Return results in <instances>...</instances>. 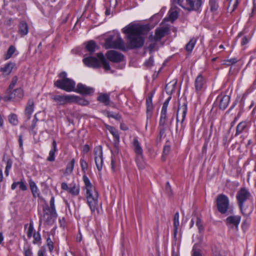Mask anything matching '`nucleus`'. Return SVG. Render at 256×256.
<instances>
[{
  "instance_id": "nucleus-1",
  "label": "nucleus",
  "mask_w": 256,
  "mask_h": 256,
  "mask_svg": "<svg viewBox=\"0 0 256 256\" xmlns=\"http://www.w3.org/2000/svg\"><path fill=\"white\" fill-rule=\"evenodd\" d=\"M236 200L240 213L244 217H248L254 210V198L248 189L240 188L236 193Z\"/></svg>"
},
{
  "instance_id": "nucleus-2",
  "label": "nucleus",
  "mask_w": 256,
  "mask_h": 256,
  "mask_svg": "<svg viewBox=\"0 0 256 256\" xmlns=\"http://www.w3.org/2000/svg\"><path fill=\"white\" fill-rule=\"evenodd\" d=\"M122 32L127 34V38L130 48H138L144 44V40L142 36V30L140 28L132 25L124 28Z\"/></svg>"
},
{
  "instance_id": "nucleus-3",
  "label": "nucleus",
  "mask_w": 256,
  "mask_h": 256,
  "mask_svg": "<svg viewBox=\"0 0 256 256\" xmlns=\"http://www.w3.org/2000/svg\"><path fill=\"white\" fill-rule=\"evenodd\" d=\"M82 179L86 189V198L88 204L92 212H94L98 206V192L86 174L83 176Z\"/></svg>"
},
{
  "instance_id": "nucleus-4",
  "label": "nucleus",
  "mask_w": 256,
  "mask_h": 256,
  "mask_svg": "<svg viewBox=\"0 0 256 256\" xmlns=\"http://www.w3.org/2000/svg\"><path fill=\"white\" fill-rule=\"evenodd\" d=\"M105 46L106 48H116L120 50H124L125 48L124 42L119 33L110 36L107 38L105 40Z\"/></svg>"
},
{
  "instance_id": "nucleus-5",
  "label": "nucleus",
  "mask_w": 256,
  "mask_h": 256,
  "mask_svg": "<svg viewBox=\"0 0 256 256\" xmlns=\"http://www.w3.org/2000/svg\"><path fill=\"white\" fill-rule=\"evenodd\" d=\"M217 210L221 214H226L229 209L230 200L228 198L223 194L218 195L216 199Z\"/></svg>"
},
{
  "instance_id": "nucleus-6",
  "label": "nucleus",
  "mask_w": 256,
  "mask_h": 256,
  "mask_svg": "<svg viewBox=\"0 0 256 256\" xmlns=\"http://www.w3.org/2000/svg\"><path fill=\"white\" fill-rule=\"evenodd\" d=\"M187 112V102L184 98H181L178 99V108L176 112V122L180 121L179 118L182 117L180 123L182 124L181 129L184 128V121Z\"/></svg>"
},
{
  "instance_id": "nucleus-7",
  "label": "nucleus",
  "mask_w": 256,
  "mask_h": 256,
  "mask_svg": "<svg viewBox=\"0 0 256 256\" xmlns=\"http://www.w3.org/2000/svg\"><path fill=\"white\" fill-rule=\"evenodd\" d=\"M54 86L66 92H74L76 83L70 78L60 79L54 82Z\"/></svg>"
},
{
  "instance_id": "nucleus-8",
  "label": "nucleus",
  "mask_w": 256,
  "mask_h": 256,
  "mask_svg": "<svg viewBox=\"0 0 256 256\" xmlns=\"http://www.w3.org/2000/svg\"><path fill=\"white\" fill-rule=\"evenodd\" d=\"M24 96V92L22 88H18L12 90H6V94L2 98L4 101H10L12 99L20 100Z\"/></svg>"
},
{
  "instance_id": "nucleus-9",
  "label": "nucleus",
  "mask_w": 256,
  "mask_h": 256,
  "mask_svg": "<svg viewBox=\"0 0 256 256\" xmlns=\"http://www.w3.org/2000/svg\"><path fill=\"white\" fill-rule=\"evenodd\" d=\"M61 188L62 190L67 191L68 193L73 196H78L80 192V185L74 182L70 184L69 186H68L66 182H62L61 184Z\"/></svg>"
},
{
  "instance_id": "nucleus-10",
  "label": "nucleus",
  "mask_w": 256,
  "mask_h": 256,
  "mask_svg": "<svg viewBox=\"0 0 256 256\" xmlns=\"http://www.w3.org/2000/svg\"><path fill=\"white\" fill-rule=\"evenodd\" d=\"M94 160L98 171H100L103 166L102 148L101 146H98L94 148Z\"/></svg>"
},
{
  "instance_id": "nucleus-11",
  "label": "nucleus",
  "mask_w": 256,
  "mask_h": 256,
  "mask_svg": "<svg viewBox=\"0 0 256 256\" xmlns=\"http://www.w3.org/2000/svg\"><path fill=\"white\" fill-rule=\"evenodd\" d=\"M169 32V28L168 27L157 28L155 30V34L149 36V40L150 42H157L160 41Z\"/></svg>"
},
{
  "instance_id": "nucleus-12",
  "label": "nucleus",
  "mask_w": 256,
  "mask_h": 256,
  "mask_svg": "<svg viewBox=\"0 0 256 256\" xmlns=\"http://www.w3.org/2000/svg\"><path fill=\"white\" fill-rule=\"evenodd\" d=\"M106 56L108 60L114 63L121 62L124 58L123 54L114 50H110L107 52Z\"/></svg>"
},
{
  "instance_id": "nucleus-13",
  "label": "nucleus",
  "mask_w": 256,
  "mask_h": 256,
  "mask_svg": "<svg viewBox=\"0 0 256 256\" xmlns=\"http://www.w3.org/2000/svg\"><path fill=\"white\" fill-rule=\"evenodd\" d=\"M240 220L241 216H240L231 215L226 218L225 220V222L228 227L238 229Z\"/></svg>"
},
{
  "instance_id": "nucleus-14",
  "label": "nucleus",
  "mask_w": 256,
  "mask_h": 256,
  "mask_svg": "<svg viewBox=\"0 0 256 256\" xmlns=\"http://www.w3.org/2000/svg\"><path fill=\"white\" fill-rule=\"evenodd\" d=\"M71 98L72 95H54L52 97V99L58 106L71 103Z\"/></svg>"
},
{
  "instance_id": "nucleus-15",
  "label": "nucleus",
  "mask_w": 256,
  "mask_h": 256,
  "mask_svg": "<svg viewBox=\"0 0 256 256\" xmlns=\"http://www.w3.org/2000/svg\"><path fill=\"white\" fill-rule=\"evenodd\" d=\"M84 64L88 67L97 68L100 67L99 59L94 56H88L83 59Z\"/></svg>"
},
{
  "instance_id": "nucleus-16",
  "label": "nucleus",
  "mask_w": 256,
  "mask_h": 256,
  "mask_svg": "<svg viewBox=\"0 0 256 256\" xmlns=\"http://www.w3.org/2000/svg\"><path fill=\"white\" fill-rule=\"evenodd\" d=\"M74 92L82 95H91L94 92V88L79 83L78 84L76 88H75Z\"/></svg>"
},
{
  "instance_id": "nucleus-17",
  "label": "nucleus",
  "mask_w": 256,
  "mask_h": 256,
  "mask_svg": "<svg viewBox=\"0 0 256 256\" xmlns=\"http://www.w3.org/2000/svg\"><path fill=\"white\" fill-rule=\"evenodd\" d=\"M230 100V96L228 95H219L216 98V101L219 102V108L222 110L227 108Z\"/></svg>"
},
{
  "instance_id": "nucleus-18",
  "label": "nucleus",
  "mask_w": 256,
  "mask_h": 256,
  "mask_svg": "<svg viewBox=\"0 0 256 256\" xmlns=\"http://www.w3.org/2000/svg\"><path fill=\"white\" fill-rule=\"evenodd\" d=\"M34 102L33 98H29L28 100L26 107L24 110V114L28 120H30L34 111Z\"/></svg>"
},
{
  "instance_id": "nucleus-19",
  "label": "nucleus",
  "mask_w": 256,
  "mask_h": 256,
  "mask_svg": "<svg viewBox=\"0 0 256 256\" xmlns=\"http://www.w3.org/2000/svg\"><path fill=\"white\" fill-rule=\"evenodd\" d=\"M204 82V76L202 74H199L196 76L194 82L195 89L198 94V98H199L200 92L203 88Z\"/></svg>"
},
{
  "instance_id": "nucleus-20",
  "label": "nucleus",
  "mask_w": 256,
  "mask_h": 256,
  "mask_svg": "<svg viewBox=\"0 0 256 256\" xmlns=\"http://www.w3.org/2000/svg\"><path fill=\"white\" fill-rule=\"evenodd\" d=\"M48 204H45L42 206V210L44 212V214L41 215L40 216V222L43 220L46 222H48L53 216H51V210Z\"/></svg>"
},
{
  "instance_id": "nucleus-21",
  "label": "nucleus",
  "mask_w": 256,
  "mask_h": 256,
  "mask_svg": "<svg viewBox=\"0 0 256 256\" xmlns=\"http://www.w3.org/2000/svg\"><path fill=\"white\" fill-rule=\"evenodd\" d=\"M248 122L246 121H242L240 122L236 127L235 136H236L240 134L247 132L248 130Z\"/></svg>"
},
{
  "instance_id": "nucleus-22",
  "label": "nucleus",
  "mask_w": 256,
  "mask_h": 256,
  "mask_svg": "<svg viewBox=\"0 0 256 256\" xmlns=\"http://www.w3.org/2000/svg\"><path fill=\"white\" fill-rule=\"evenodd\" d=\"M154 92H150L146 98V112L148 115L150 114V116L152 114L153 110L152 98L154 96Z\"/></svg>"
},
{
  "instance_id": "nucleus-23",
  "label": "nucleus",
  "mask_w": 256,
  "mask_h": 256,
  "mask_svg": "<svg viewBox=\"0 0 256 256\" xmlns=\"http://www.w3.org/2000/svg\"><path fill=\"white\" fill-rule=\"evenodd\" d=\"M71 99V103H76L83 106H87L89 104L88 100L77 96L72 95Z\"/></svg>"
},
{
  "instance_id": "nucleus-24",
  "label": "nucleus",
  "mask_w": 256,
  "mask_h": 256,
  "mask_svg": "<svg viewBox=\"0 0 256 256\" xmlns=\"http://www.w3.org/2000/svg\"><path fill=\"white\" fill-rule=\"evenodd\" d=\"M28 26L26 22L24 21H21L18 26V34L22 36H24L28 34Z\"/></svg>"
},
{
  "instance_id": "nucleus-25",
  "label": "nucleus",
  "mask_w": 256,
  "mask_h": 256,
  "mask_svg": "<svg viewBox=\"0 0 256 256\" xmlns=\"http://www.w3.org/2000/svg\"><path fill=\"white\" fill-rule=\"evenodd\" d=\"M132 145L134 152L136 154H143V150L140 142L136 138H134L133 140Z\"/></svg>"
},
{
  "instance_id": "nucleus-26",
  "label": "nucleus",
  "mask_w": 256,
  "mask_h": 256,
  "mask_svg": "<svg viewBox=\"0 0 256 256\" xmlns=\"http://www.w3.org/2000/svg\"><path fill=\"white\" fill-rule=\"evenodd\" d=\"M173 4H178L184 8L191 11L192 10V0H186V4L183 6L182 0H172Z\"/></svg>"
},
{
  "instance_id": "nucleus-27",
  "label": "nucleus",
  "mask_w": 256,
  "mask_h": 256,
  "mask_svg": "<svg viewBox=\"0 0 256 256\" xmlns=\"http://www.w3.org/2000/svg\"><path fill=\"white\" fill-rule=\"evenodd\" d=\"M97 100L102 103L105 106H108L110 103V95L108 94H100L97 98Z\"/></svg>"
},
{
  "instance_id": "nucleus-28",
  "label": "nucleus",
  "mask_w": 256,
  "mask_h": 256,
  "mask_svg": "<svg viewBox=\"0 0 256 256\" xmlns=\"http://www.w3.org/2000/svg\"><path fill=\"white\" fill-rule=\"evenodd\" d=\"M96 56L99 59L100 63L101 62L103 65L104 68L105 69V70H110V68L109 63L106 60V58L103 54L102 52H98L96 54Z\"/></svg>"
},
{
  "instance_id": "nucleus-29",
  "label": "nucleus",
  "mask_w": 256,
  "mask_h": 256,
  "mask_svg": "<svg viewBox=\"0 0 256 256\" xmlns=\"http://www.w3.org/2000/svg\"><path fill=\"white\" fill-rule=\"evenodd\" d=\"M208 5L210 11L214 14H216L219 8V4L218 0H209Z\"/></svg>"
},
{
  "instance_id": "nucleus-30",
  "label": "nucleus",
  "mask_w": 256,
  "mask_h": 256,
  "mask_svg": "<svg viewBox=\"0 0 256 256\" xmlns=\"http://www.w3.org/2000/svg\"><path fill=\"white\" fill-rule=\"evenodd\" d=\"M174 224V236L176 238L178 232V228L179 226V213L176 212L175 213L173 218Z\"/></svg>"
},
{
  "instance_id": "nucleus-31",
  "label": "nucleus",
  "mask_w": 256,
  "mask_h": 256,
  "mask_svg": "<svg viewBox=\"0 0 256 256\" xmlns=\"http://www.w3.org/2000/svg\"><path fill=\"white\" fill-rule=\"evenodd\" d=\"M15 66V64L13 62H8L6 64L4 67L1 68L0 71L2 72L5 75H8L12 72V68Z\"/></svg>"
},
{
  "instance_id": "nucleus-32",
  "label": "nucleus",
  "mask_w": 256,
  "mask_h": 256,
  "mask_svg": "<svg viewBox=\"0 0 256 256\" xmlns=\"http://www.w3.org/2000/svg\"><path fill=\"white\" fill-rule=\"evenodd\" d=\"M136 162L139 169H144L145 167V162L143 154H136Z\"/></svg>"
},
{
  "instance_id": "nucleus-33",
  "label": "nucleus",
  "mask_w": 256,
  "mask_h": 256,
  "mask_svg": "<svg viewBox=\"0 0 256 256\" xmlns=\"http://www.w3.org/2000/svg\"><path fill=\"white\" fill-rule=\"evenodd\" d=\"M29 185L34 198L40 197V192L36 183L32 180H29Z\"/></svg>"
},
{
  "instance_id": "nucleus-34",
  "label": "nucleus",
  "mask_w": 256,
  "mask_h": 256,
  "mask_svg": "<svg viewBox=\"0 0 256 256\" xmlns=\"http://www.w3.org/2000/svg\"><path fill=\"white\" fill-rule=\"evenodd\" d=\"M106 128L113 136L114 141L118 142H120V135L118 130L114 127L110 126H108Z\"/></svg>"
},
{
  "instance_id": "nucleus-35",
  "label": "nucleus",
  "mask_w": 256,
  "mask_h": 256,
  "mask_svg": "<svg viewBox=\"0 0 256 256\" xmlns=\"http://www.w3.org/2000/svg\"><path fill=\"white\" fill-rule=\"evenodd\" d=\"M203 2L204 0H193V11L200 12Z\"/></svg>"
},
{
  "instance_id": "nucleus-36",
  "label": "nucleus",
  "mask_w": 256,
  "mask_h": 256,
  "mask_svg": "<svg viewBox=\"0 0 256 256\" xmlns=\"http://www.w3.org/2000/svg\"><path fill=\"white\" fill-rule=\"evenodd\" d=\"M97 47L96 43L94 40H90L87 42L86 48L90 52H94Z\"/></svg>"
},
{
  "instance_id": "nucleus-37",
  "label": "nucleus",
  "mask_w": 256,
  "mask_h": 256,
  "mask_svg": "<svg viewBox=\"0 0 256 256\" xmlns=\"http://www.w3.org/2000/svg\"><path fill=\"white\" fill-rule=\"evenodd\" d=\"M50 210H51V216L56 218L58 216V214L54 206V196H52L50 202Z\"/></svg>"
},
{
  "instance_id": "nucleus-38",
  "label": "nucleus",
  "mask_w": 256,
  "mask_h": 256,
  "mask_svg": "<svg viewBox=\"0 0 256 256\" xmlns=\"http://www.w3.org/2000/svg\"><path fill=\"white\" fill-rule=\"evenodd\" d=\"M176 82H171L170 83L168 84L165 88L166 93L169 94H172L174 90V88L175 86H176Z\"/></svg>"
},
{
  "instance_id": "nucleus-39",
  "label": "nucleus",
  "mask_w": 256,
  "mask_h": 256,
  "mask_svg": "<svg viewBox=\"0 0 256 256\" xmlns=\"http://www.w3.org/2000/svg\"><path fill=\"white\" fill-rule=\"evenodd\" d=\"M159 134L157 136L156 140H161L166 136V127L165 126H159Z\"/></svg>"
},
{
  "instance_id": "nucleus-40",
  "label": "nucleus",
  "mask_w": 256,
  "mask_h": 256,
  "mask_svg": "<svg viewBox=\"0 0 256 256\" xmlns=\"http://www.w3.org/2000/svg\"><path fill=\"white\" fill-rule=\"evenodd\" d=\"M75 164V160L74 158H72L70 162L68 164L66 170H65V173L68 174H71L74 170V166Z\"/></svg>"
},
{
  "instance_id": "nucleus-41",
  "label": "nucleus",
  "mask_w": 256,
  "mask_h": 256,
  "mask_svg": "<svg viewBox=\"0 0 256 256\" xmlns=\"http://www.w3.org/2000/svg\"><path fill=\"white\" fill-rule=\"evenodd\" d=\"M178 17V12L173 8H172L169 11V18L170 20L173 22Z\"/></svg>"
},
{
  "instance_id": "nucleus-42",
  "label": "nucleus",
  "mask_w": 256,
  "mask_h": 256,
  "mask_svg": "<svg viewBox=\"0 0 256 256\" xmlns=\"http://www.w3.org/2000/svg\"><path fill=\"white\" fill-rule=\"evenodd\" d=\"M167 119V112H161L159 126H165Z\"/></svg>"
},
{
  "instance_id": "nucleus-43",
  "label": "nucleus",
  "mask_w": 256,
  "mask_h": 256,
  "mask_svg": "<svg viewBox=\"0 0 256 256\" xmlns=\"http://www.w3.org/2000/svg\"><path fill=\"white\" fill-rule=\"evenodd\" d=\"M9 122L14 126H16L18 123L17 116L14 114H12L8 116Z\"/></svg>"
},
{
  "instance_id": "nucleus-44",
  "label": "nucleus",
  "mask_w": 256,
  "mask_h": 256,
  "mask_svg": "<svg viewBox=\"0 0 256 256\" xmlns=\"http://www.w3.org/2000/svg\"><path fill=\"white\" fill-rule=\"evenodd\" d=\"M16 51V48L14 46H10L8 48L6 53L4 55L5 60L10 58Z\"/></svg>"
},
{
  "instance_id": "nucleus-45",
  "label": "nucleus",
  "mask_w": 256,
  "mask_h": 256,
  "mask_svg": "<svg viewBox=\"0 0 256 256\" xmlns=\"http://www.w3.org/2000/svg\"><path fill=\"white\" fill-rule=\"evenodd\" d=\"M238 60L236 58H233L230 59L224 60L223 61V64L226 66H230L236 64Z\"/></svg>"
},
{
  "instance_id": "nucleus-46",
  "label": "nucleus",
  "mask_w": 256,
  "mask_h": 256,
  "mask_svg": "<svg viewBox=\"0 0 256 256\" xmlns=\"http://www.w3.org/2000/svg\"><path fill=\"white\" fill-rule=\"evenodd\" d=\"M196 226H197L198 231L200 232H202L204 231V227L203 226V222L200 218L197 217L196 220Z\"/></svg>"
},
{
  "instance_id": "nucleus-47",
  "label": "nucleus",
  "mask_w": 256,
  "mask_h": 256,
  "mask_svg": "<svg viewBox=\"0 0 256 256\" xmlns=\"http://www.w3.org/2000/svg\"><path fill=\"white\" fill-rule=\"evenodd\" d=\"M34 240L33 243L34 244L40 243L41 236L38 232H34L33 234Z\"/></svg>"
},
{
  "instance_id": "nucleus-48",
  "label": "nucleus",
  "mask_w": 256,
  "mask_h": 256,
  "mask_svg": "<svg viewBox=\"0 0 256 256\" xmlns=\"http://www.w3.org/2000/svg\"><path fill=\"white\" fill-rule=\"evenodd\" d=\"M18 80V78L16 76H14L12 78L11 82L7 90H12L14 86H16Z\"/></svg>"
},
{
  "instance_id": "nucleus-49",
  "label": "nucleus",
  "mask_w": 256,
  "mask_h": 256,
  "mask_svg": "<svg viewBox=\"0 0 256 256\" xmlns=\"http://www.w3.org/2000/svg\"><path fill=\"white\" fill-rule=\"evenodd\" d=\"M34 230L33 222H30L29 226L27 232V236L28 238H30L33 234V232Z\"/></svg>"
},
{
  "instance_id": "nucleus-50",
  "label": "nucleus",
  "mask_w": 256,
  "mask_h": 256,
  "mask_svg": "<svg viewBox=\"0 0 256 256\" xmlns=\"http://www.w3.org/2000/svg\"><path fill=\"white\" fill-rule=\"evenodd\" d=\"M108 116L110 118H112L116 120H120L122 118L121 116L118 114L114 113L112 112H108Z\"/></svg>"
},
{
  "instance_id": "nucleus-51",
  "label": "nucleus",
  "mask_w": 256,
  "mask_h": 256,
  "mask_svg": "<svg viewBox=\"0 0 256 256\" xmlns=\"http://www.w3.org/2000/svg\"><path fill=\"white\" fill-rule=\"evenodd\" d=\"M80 164L82 172H85L86 170H87L88 168L87 162L84 159L81 158L80 160Z\"/></svg>"
},
{
  "instance_id": "nucleus-52",
  "label": "nucleus",
  "mask_w": 256,
  "mask_h": 256,
  "mask_svg": "<svg viewBox=\"0 0 256 256\" xmlns=\"http://www.w3.org/2000/svg\"><path fill=\"white\" fill-rule=\"evenodd\" d=\"M46 244L50 252H52L54 250V243L50 237H48L46 239Z\"/></svg>"
},
{
  "instance_id": "nucleus-53",
  "label": "nucleus",
  "mask_w": 256,
  "mask_h": 256,
  "mask_svg": "<svg viewBox=\"0 0 256 256\" xmlns=\"http://www.w3.org/2000/svg\"><path fill=\"white\" fill-rule=\"evenodd\" d=\"M171 97H169L164 103L161 112H167V108Z\"/></svg>"
},
{
  "instance_id": "nucleus-54",
  "label": "nucleus",
  "mask_w": 256,
  "mask_h": 256,
  "mask_svg": "<svg viewBox=\"0 0 256 256\" xmlns=\"http://www.w3.org/2000/svg\"><path fill=\"white\" fill-rule=\"evenodd\" d=\"M55 160V152L50 150L49 156L47 158V160L49 162H54Z\"/></svg>"
},
{
  "instance_id": "nucleus-55",
  "label": "nucleus",
  "mask_w": 256,
  "mask_h": 256,
  "mask_svg": "<svg viewBox=\"0 0 256 256\" xmlns=\"http://www.w3.org/2000/svg\"><path fill=\"white\" fill-rule=\"evenodd\" d=\"M186 50L188 52H189V54H190L192 50V39H190L188 42L186 44Z\"/></svg>"
},
{
  "instance_id": "nucleus-56",
  "label": "nucleus",
  "mask_w": 256,
  "mask_h": 256,
  "mask_svg": "<svg viewBox=\"0 0 256 256\" xmlns=\"http://www.w3.org/2000/svg\"><path fill=\"white\" fill-rule=\"evenodd\" d=\"M166 192L168 196H171L172 195V190L168 182L166 184Z\"/></svg>"
},
{
  "instance_id": "nucleus-57",
  "label": "nucleus",
  "mask_w": 256,
  "mask_h": 256,
  "mask_svg": "<svg viewBox=\"0 0 256 256\" xmlns=\"http://www.w3.org/2000/svg\"><path fill=\"white\" fill-rule=\"evenodd\" d=\"M154 63V58L152 56H150L148 60H147L145 63L144 64L147 67H151L153 65Z\"/></svg>"
},
{
  "instance_id": "nucleus-58",
  "label": "nucleus",
  "mask_w": 256,
  "mask_h": 256,
  "mask_svg": "<svg viewBox=\"0 0 256 256\" xmlns=\"http://www.w3.org/2000/svg\"><path fill=\"white\" fill-rule=\"evenodd\" d=\"M198 244H195L193 246V256H202V253L199 250H196Z\"/></svg>"
},
{
  "instance_id": "nucleus-59",
  "label": "nucleus",
  "mask_w": 256,
  "mask_h": 256,
  "mask_svg": "<svg viewBox=\"0 0 256 256\" xmlns=\"http://www.w3.org/2000/svg\"><path fill=\"white\" fill-rule=\"evenodd\" d=\"M18 186H19L20 188L23 191H25L27 190V186L26 184L22 180L18 182Z\"/></svg>"
},
{
  "instance_id": "nucleus-60",
  "label": "nucleus",
  "mask_w": 256,
  "mask_h": 256,
  "mask_svg": "<svg viewBox=\"0 0 256 256\" xmlns=\"http://www.w3.org/2000/svg\"><path fill=\"white\" fill-rule=\"evenodd\" d=\"M152 44L148 46V50L150 52H152L156 50V42H152Z\"/></svg>"
},
{
  "instance_id": "nucleus-61",
  "label": "nucleus",
  "mask_w": 256,
  "mask_h": 256,
  "mask_svg": "<svg viewBox=\"0 0 256 256\" xmlns=\"http://www.w3.org/2000/svg\"><path fill=\"white\" fill-rule=\"evenodd\" d=\"M32 253L30 247L28 248H24V256H32Z\"/></svg>"
},
{
  "instance_id": "nucleus-62",
  "label": "nucleus",
  "mask_w": 256,
  "mask_h": 256,
  "mask_svg": "<svg viewBox=\"0 0 256 256\" xmlns=\"http://www.w3.org/2000/svg\"><path fill=\"white\" fill-rule=\"evenodd\" d=\"M116 164L115 160L112 157L111 160V168L113 172H115L116 170Z\"/></svg>"
},
{
  "instance_id": "nucleus-63",
  "label": "nucleus",
  "mask_w": 256,
  "mask_h": 256,
  "mask_svg": "<svg viewBox=\"0 0 256 256\" xmlns=\"http://www.w3.org/2000/svg\"><path fill=\"white\" fill-rule=\"evenodd\" d=\"M170 150V146H165L163 148V154L166 156L168 154Z\"/></svg>"
},
{
  "instance_id": "nucleus-64",
  "label": "nucleus",
  "mask_w": 256,
  "mask_h": 256,
  "mask_svg": "<svg viewBox=\"0 0 256 256\" xmlns=\"http://www.w3.org/2000/svg\"><path fill=\"white\" fill-rule=\"evenodd\" d=\"M249 42V39L246 36H244L241 40V44L242 46H244L247 44Z\"/></svg>"
}]
</instances>
